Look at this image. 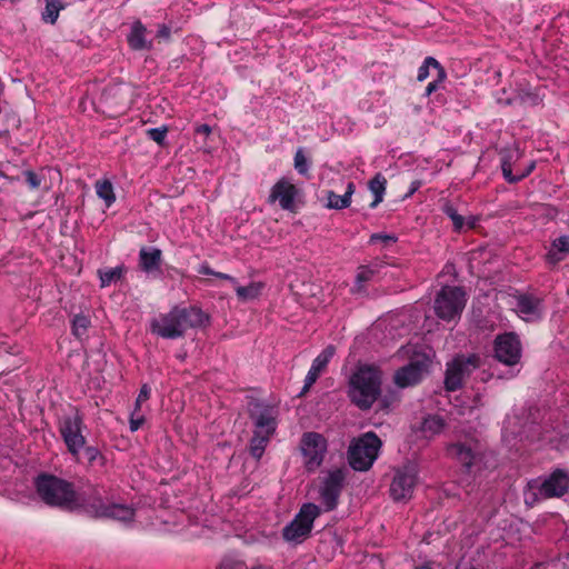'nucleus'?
I'll list each match as a JSON object with an SVG mask.
<instances>
[{"mask_svg": "<svg viewBox=\"0 0 569 569\" xmlns=\"http://www.w3.org/2000/svg\"><path fill=\"white\" fill-rule=\"evenodd\" d=\"M467 302V293L461 287L445 286L436 295L433 310L443 321L459 319Z\"/></svg>", "mask_w": 569, "mask_h": 569, "instance_id": "7", "label": "nucleus"}, {"mask_svg": "<svg viewBox=\"0 0 569 569\" xmlns=\"http://www.w3.org/2000/svg\"><path fill=\"white\" fill-rule=\"evenodd\" d=\"M90 325H91V321H90L89 317H87L82 313L76 315L71 321L72 335L76 338L81 339L82 337H84L87 335V331H88Z\"/></svg>", "mask_w": 569, "mask_h": 569, "instance_id": "35", "label": "nucleus"}, {"mask_svg": "<svg viewBox=\"0 0 569 569\" xmlns=\"http://www.w3.org/2000/svg\"><path fill=\"white\" fill-rule=\"evenodd\" d=\"M417 479L418 470L413 463L398 468L390 485V497L398 502L411 499Z\"/></svg>", "mask_w": 569, "mask_h": 569, "instance_id": "14", "label": "nucleus"}, {"mask_svg": "<svg viewBox=\"0 0 569 569\" xmlns=\"http://www.w3.org/2000/svg\"><path fill=\"white\" fill-rule=\"evenodd\" d=\"M84 450V458L89 462V465H93L98 459H102L101 452L96 447H86L82 449Z\"/></svg>", "mask_w": 569, "mask_h": 569, "instance_id": "45", "label": "nucleus"}, {"mask_svg": "<svg viewBox=\"0 0 569 569\" xmlns=\"http://www.w3.org/2000/svg\"><path fill=\"white\" fill-rule=\"evenodd\" d=\"M381 393V372L373 366H359L349 379L348 397L361 410L372 407Z\"/></svg>", "mask_w": 569, "mask_h": 569, "instance_id": "3", "label": "nucleus"}, {"mask_svg": "<svg viewBox=\"0 0 569 569\" xmlns=\"http://www.w3.org/2000/svg\"><path fill=\"white\" fill-rule=\"evenodd\" d=\"M44 2L46 6L41 13V19L46 23L54 24L60 11L64 9L66 2L63 0H44Z\"/></svg>", "mask_w": 569, "mask_h": 569, "instance_id": "30", "label": "nucleus"}, {"mask_svg": "<svg viewBox=\"0 0 569 569\" xmlns=\"http://www.w3.org/2000/svg\"><path fill=\"white\" fill-rule=\"evenodd\" d=\"M262 288L261 282H251L248 286H237L236 293L241 300L256 299L260 296Z\"/></svg>", "mask_w": 569, "mask_h": 569, "instance_id": "34", "label": "nucleus"}, {"mask_svg": "<svg viewBox=\"0 0 569 569\" xmlns=\"http://www.w3.org/2000/svg\"><path fill=\"white\" fill-rule=\"evenodd\" d=\"M356 186L352 181L347 183V188L343 194H337L335 191H327V208L335 210H342L351 204V198L355 193Z\"/></svg>", "mask_w": 569, "mask_h": 569, "instance_id": "24", "label": "nucleus"}, {"mask_svg": "<svg viewBox=\"0 0 569 569\" xmlns=\"http://www.w3.org/2000/svg\"><path fill=\"white\" fill-rule=\"evenodd\" d=\"M297 196V187L290 179L282 177L272 186L268 197V202L270 204L278 202L281 209L293 211Z\"/></svg>", "mask_w": 569, "mask_h": 569, "instance_id": "18", "label": "nucleus"}, {"mask_svg": "<svg viewBox=\"0 0 569 569\" xmlns=\"http://www.w3.org/2000/svg\"><path fill=\"white\" fill-rule=\"evenodd\" d=\"M171 36V29L169 26L167 24H160L159 28H158V31H157V38L159 39H169Z\"/></svg>", "mask_w": 569, "mask_h": 569, "instance_id": "50", "label": "nucleus"}, {"mask_svg": "<svg viewBox=\"0 0 569 569\" xmlns=\"http://www.w3.org/2000/svg\"><path fill=\"white\" fill-rule=\"evenodd\" d=\"M447 79V71L441 70L439 74H436L435 79L429 82L425 89L423 97L430 98L432 94L437 93L440 89H443V83Z\"/></svg>", "mask_w": 569, "mask_h": 569, "instance_id": "38", "label": "nucleus"}, {"mask_svg": "<svg viewBox=\"0 0 569 569\" xmlns=\"http://www.w3.org/2000/svg\"><path fill=\"white\" fill-rule=\"evenodd\" d=\"M209 321V316L199 307L174 306L168 312L151 319L149 329L160 338L176 340L184 337L189 329L206 327Z\"/></svg>", "mask_w": 569, "mask_h": 569, "instance_id": "1", "label": "nucleus"}, {"mask_svg": "<svg viewBox=\"0 0 569 569\" xmlns=\"http://www.w3.org/2000/svg\"><path fill=\"white\" fill-rule=\"evenodd\" d=\"M335 353V346L329 345L313 359L312 365L323 371L333 358Z\"/></svg>", "mask_w": 569, "mask_h": 569, "instance_id": "37", "label": "nucleus"}, {"mask_svg": "<svg viewBox=\"0 0 569 569\" xmlns=\"http://www.w3.org/2000/svg\"><path fill=\"white\" fill-rule=\"evenodd\" d=\"M513 303L512 310L526 322H537L545 315L543 296L536 291H516L511 296Z\"/></svg>", "mask_w": 569, "mask_h": 569, "instance_id": "13", "label": "nucleus"}, {"mask_svg": "<svg viewBox=\"0 0 569 569\" xmlns=\"http://www.w3.org/2000/svg\"><path fill=\"white\" fill-rule=\"evenodd\" d=\"M196 133L197 134H202V136H209L211 133V127L209 124H200L196 128Z\"/></svg>", "mask_w": 569, "mask_h": 569, "instance_id": "52", "label": "nucleus"}, {"mask_svg": "<svg viewBox=\"0 0 569 569\" xmlns=\"http://www.w3.org/2000/svg\"><path fill=\"white\" fill-rule=\"evenodd\" d=\"M516 154L513 152H505L501 156L500 167L502 171V176L508 183H517L519 182V178H515L512 171V164L516 160Z\"/></svg>", "mask_w": 569, "mask_h": 569, "instance_id": "33", "label": "nucleus"}, {"mask_svg": "<svg viewBox=\"0 0 569 569\" xmlns=\"http://www.w3.org/2000/svg\"><path fill=\"white\" fill-rule=\"evenodd\" d=\"M83 419L79 413L64 416L58 425L59 433L68 449V452L78 460L81 450L86 446Z\"/></svg>", "mask_w": 569, "mask_h": 569, "instance_id": "12", "label": "nucleus"}, {"mask_svg": "<svg viewBox=\"0 0 569 569\" xmlns=\"http://www.w3.org/2000/svg\"><path fill=\"white\" fill-rule=\"evenodd\" d=\"M375 270L369 266L358 268L353 287L350 289L352 295H363L367 292L366 283L375 276Z\"/></svg>", "mask_w": 569, "mask_h": 569, "instance_id": "26", "label": "nucleus"}, {"mask_svg": "<svg viewBox=\"0 0 569 569\" xmlns=\"http://www.w3.org/2000/svg\"><path fill=\"white\" fill-rule=\"evenodd\" d=\"M214 277L230 281L232 284H237V279L228 273L216 271Z\"/></svg>", "mask_w": 569, "mask_h": 569, "instance_id": "53", "label": "nucleus"}, {"mask_svg": "<svg viewBox=\"0 0 569 569\" xmlns=\"http://www.w3.org/2000/svg\"><path fill=\"white\" fill-rule=\"evenodd\" d=\"M568 254L569 236L563 234L552 240L550 248L546 254V261L551 266H556L560 261H562Z\"/></svg>", "mask_w": 569, "mask_h": 569, "instance_id": "23", "label": "nucleus"}, {"mask_svg": "<svg viewBox=\"0 0 569 569\" xmlns=\"http://www.w3.org/2000/svg\"><path fill=\"white\" fill-rule=\"evenodd\" d=\"M502 439L511 447L516 446V440L529 442H551L552 437L548 430H543L540 423L535 421H522L517 416H509L503 421Z\"/></svg>", "mask_w": 569, "mask_h": 569, "instance_id": "6", "label": "nucleus"}, {"mask_svg": "<svg viewBox=\"0 0 569 569\" xmlns=\"http://www.w3.org/2000/svg\"><path fill=\"white\" fill-rule=\"evenodd\" d=\"M144 423V416L140 411L132 410L129 419V429L131 432L138 431Z\"/></svg>", "mask_w": 569, "mask_h": 569, "instance_id": "42", "label": "nucleus"}, {"mask_svg": "<svg viewBox=\"0 0 569 569\" xmlns=\"http://www.w3.org/2000/svg\"><path fill=\"white\" fill-rule=\"evenodd\" d=\"M84 511L92 518H107L123 523L133 520L136 510L131 505L116 502L101 497H92L84 506Z\"/></svg>", "mask_w": 569, "mask_h": 569, "instance_id": "9", "label": "nucleus"}, {"mask_svg": "<svg viewBox=\"0 0 569 569\" xmlns=\"http://www.w3.org/2000/svg\"><path fill=\"white\" fill-rule=\"evenodd\" d=\"M34 488L42 502L50 507L76 510L80 507L72 482L54 475L42 472L34 479Z\"/></svg>", "mask_w": 569, "mask_h": 569, "instance_id": "2", "label": "nucleus"}, {"mask_svg": "<svg viewBox=\"0 0 569 569\" xmlns=\"http://www.w3.org/2000/svg\"><path fill=\"white\" fill-rule=\"evenodd\" d=\"M249 417L253 423V431L274 435L278 427V410L262 401L250 403Z\"/></svg>", "mask_w": 569, "mask_h": 569, "instance_id": "17", "label": "nucleus"}, {"mask_svg": "<svg viewBox=\"0 0 569 569\" xmlns=\"http://www.w3.org/2000/svg\"><path fill=\"white\" fill-rule=\"evenodd\" d=\"M566 566H567V569H569V555H568V558H567Z\"/></svg>", "mask_w": 569, "mask_h": 569, "instance_id": "55", "label": "nucleus"}, {"mask_svg": "<svg viewBox=\"0 0 569 569\" xmlns=\"http://www.w3.org/2000/svg\"><path fill=\"white\" fill-rule=\"evenodd\" d=\"M97 196L102 199L107 208H110L116 201L113 186L110 180H98L94 184Z\"/></svg>", "mask_w": 569, "mask_h": 569, "instance_id": "31", "label": "nucleus"}, {"mask_svg": "<svg viewBox=\"0 0 569 569\" xmlns=\"http://www.w3.org/2000/svg\"><path fill=\"white\" fill-rule=\"evenodd\" d=\"M522 348L517 333L506 332L495 339V357L506 366L513 367L521 359Z\"/></svg>", "mask_w": 569, "mask_h": 569, "instance_id": "16", "label": "nucleus"}, {"mask_svg": "<svg viewBox=\"0 0 569 569\" xmlns=\"http://www.w3.org/2000/svg\"><path fill=\"white\" fill-rule=\"evenodd\" d=\"M447 451L449 456L455 458L465 468L467 473H472L473 468L481 460L480 455L468 443H452L448 447Z\"/></svg>", "mask_w": 569, "mask_h": 569, "instance_id": "20", "label": "nucleus"}, {"mask_svg": "<svg viewBox=\"0 0 569 569\" xmlns=\"http://www.w3.org/2000/svg\"><path fill=\"white\" fill-rule=\"evenodd\" d=\"M309 372L311 373H315V376H317L318 378L320 377V375L323 372L322 370H320L319 368H317L316 366H313L311 363V367L309 369Z\"/></svg>", "mask_w": 569, "mask_h": 569, "instance_id": "54", "label": "nucleus"}, {"mask_svg": "<svg viewBox=\"0 0 569 569\" xmlns=\"http://www.w3.org/2000/svg\"><path fill=\"white\" fill-rule=\"evenodd\" d=\"M198 273L204 276H214L216 271L209 266L208 262H203L199 266Z\"/></svg>", "mask_w": 569, "mask_h": 569, "instance_id": "51", "label": "nucleus"}, {"mask_svg": "<svg viewBox=\"0 0 569 569\" xmlns=\"http://www.w3.org/2000/svg\"><path fill=\"white\" fill-rule=\"evenodd\" d=\"M430 69H433L436 74H439L441 70H446L436 58L427 57L418 68L417 80L419 82L425 81L430 76Z\"/></svg>", "mask_w": 569, "mask_h": 569, "instance_id": "32", "label": "nucleus"}, {"mask_svg": "<svg viewBox=\"0 0 569 569\" xmlns=\"http://www.w3.org/2000/svg\"><path fill=\"white\" fill-rule=\"evenodd\" d=\"M536 168V162L535 161H530L527 167H525V169L520 170V169H517V172L515 174V178H519V181L523 180L525 178H527Z\"/></svg>", "mask_w": 569, "mask_h": 569, "instance_id": "46", "label": "nucleus"}, {"mask_svg": "<svg viewBox=\"0 0 569 569\" xmlns=\"http://www.w3.org/2000/svg\"><path fill=\"white\" fill-rule=\"evenodd\" d=\"M445 428V420L438 415L427 416L420 426V430L425 437L431 438L440 433Z\"/></svg>", "mask_w": 569, "mask_h": 569, "instance_id": "28", "label": "nucleus"}, {"mask_svg": "<svg viewBox=\"0 0 569 569\" xmlns=\"http://www.w3.org/2000/svg\"><path fill=\"white\" fill-rule=\"evenodd\" d=\"M23 176H24L26 182L28 183L30 189H37L41 186L42 178L39 174H37L34 171L26 170L23 172Z\"/></svg>", "mask_w": 569, "mask_h": 569, "instance_id": "44", "label": "nucleus"}, {"mask_svg": "<svg viewBox=\"0 0 569 569\" xmlns=\"http://www.w3.org/2000/svg\"><path fill=\"white\" fill-rule=\"evenodd\" d=\"M151 395V388L144 383L141 386L139 395L134 401V408L133 410L140 411L141 410V403L147 401L150 398Z\"/></svg>", "mask_w": 569, "mask_h": 569, "instance_id": "43", "label": "nucleus"}, {"mask_svg": "<svg viewBox=\"0 0 569 569\" xmlns=\"http://www.w3.org/2000/svg\"><path fill=\"white\" fill-rule=\"evenodd\" d=\"M162 251L157 247L141 248L139 268L147 274L161 273Z\"/></svg>", "mask_w": 569, "mask_h": 569, "instance_id": "21", "label": "nucleus"}, {"mask_svg": "<svg viewBox=\"0 0 569 569\" xmlns=\"http://www.w3.org/2000/svg\"><path fill=\"white\" fill-rule=\"evenodd\" d=\"M272 436L273 435L253 431L249 442V452L254 459L259 460L263 456Z\"/></svg>", "mask_w": 569, "mask_h": 569, "instance_id": "25", "label": "nucleus"}, {"mask_svg": "<svg viewBox=\"0 0 569 569\" xmlns=\"http://www.w3.org/2000/svg\"><path fill=\"white\" fill-rule=\"evenodd\" d=\"M421 186H422V181L419 179L411 181V183L408 188V191L406 192L403 198L408 199V198L412 197L421 188Z\"/></svg>", "mask_w": 569, "mask_h": 569, "instance_id": "48", "label": "nucleus"}, {"mask_svg": "<svg viewBox=\"0 0 569 569\" xmlns=\"http://www.w3.org/2000/svg\"><path fill=\"white\" fill-rule=\"evenodd\" d=\"M321 515V507L312 502L303 503L295 518L282 529L287 542L301 543L311 533L315 520Z\"/></svg>", "mask_w": 569, "mask_h": 569, "instance_id": "8", "label": "nucleus"}, {"mask_svg": "<svg viewBox=\"0 0 569 569\" xmlns=\"http://www.w3.org/2000/svg\"><path fill=\"white\" fill-rule=\"evenodd\" d=\"M243 563L233 559H223L218 569H242Z\"/></svg>", "mask_w": 569, "mask_h": 569, "instance_id": "47", "label": "nucleus"}, {"mask_svg": "<svg viewBox=\"0 0 569 569\" xmlns=\"http://www.w3.org/2000/svg\"><path fill=\"white\" fill-rule=\"evenodd\" d=\"M147 34L148 30L144 24L140 20L134 21L127 36L129 47L134 51L151 50L152 40L148 39Z\"/></svg>", "mask_w": 569, "mask_h": 569, "instance_id": "22", "label": "nucleus"}, {"mask_svg": "<svg viewBox=\"0 0 569 569\" xmlns=\"http://www.w3.org/2000/svg\"><path fill=\"white\" fill-rule=\"evenodd\" d=\"M427 372V359L412 360L396 371L395 383L400 388L412 387L419 383Z\"/></svg>", "mask_w": 569, "mask_h": 569, "instance_id": "19", "label": "nucleus"}, {"mask_svg": "<svg viewBox=\"0 0 569 569\" xmlns=\"http://www.w3.org/2000/svg\"><path fill=\"white\" fill-rule=\"evenodd\" d=\"M317 380L318 377L315 376V373L308 371L305 378V383L301 393L307 392Z\"/></svg>", "mask_w": 569, "mask_h": 569, "instance_id": "49", "label": "nucleus"}, {"mask_svg": "<svg viewBox=\"0 0 569 569\" xmlns=\"http://www.w3.org/2000/svg\"><path fill=\"white\" fill-rule=\"evenodd\" d=\"M293 161L297 172L307 177L310 169V161L307 159L301 148L296 151Z\"/></svg>", "mask_w": 569, "mask_h": 569, "instance_id": "39", "label": "nucleus"}, {"mask_svg": "<svg viewBox=\"0 0 569 569\" xmlns=\"http://www.w3.org/2000/svg\"><path fill=\"white\" fill-rule=\"evenodd\" d=\"M346 477L347 470L343 468L328 470L321 477L318 492L325 511H332L338 507Z\"/></svg>", "mask_w": 569, "mask_h": 569, "instance_id": "11", "label": "nucleus"}, {"mask_svg": "<svg viewBox=\"0 0 569 569\" xmlns=\"http://www.w3.org/2000/svg\"><path fill=\"white\" fill-rule=\"evenodd\" d=\"M381 439L368 431L353 438L348 448V462L356 471H368L379 457Z\"/></svg>", "mask_w": 569, "mask_h": 569, "instance_id": "4", "label": "nucleus"}, {"mask_svg": "<svg viewBox=\"0 0 569 569\" xmlns=\"http://www.w3.org/2000/svg\"><path fill=\"white\" fill-rule=\"evenodd\" d=\"M397 240H398V238L395 234L378 232V233H372L370 236L369 243L375 244V243L380 242L385 247H388L392 243H396Z\"/></svg>", "mask_w": 569, "mask_h": 569, "instance_id": "40", "label": "nucleus"}, {"mask_svg": "<svg viewBox=\"0 0 569 569\" xmlns=\"http://www.w3.org/2000/svg\"><path fill=\"white\" fill-rule=\"evenodd\" d=\"M526 503L563 496L569 489V471L557 468L545 479H531L527 485Z\"/></svg>", "mask_w": 569, "mask_h": 569, "instance_id": "5", "label": "nucleus"}, {"mask_svg": "<svg viewBox=\"0 0 569 569\" xmlns=\"http://www.w3.org/2000/svg\"><path fill=\"white\" fill-rule=\"evenodd\" d=\"M126 273V267L123 264L117 266L114 268H103L98 270V276L100 280V287L106 288L111 283L117 282L122 279Z\"/></svg>", "mask_w": 569, "mask_h": 569, "instance_id": "27", "label": "nucleus"}, {"mask_svg": "<svg viewBox=\"0 0 569 569\" xmlns=\"http://www.w3.org/2000/svg\"><path fill=\"white\" fill-rule=\"evenodd\" d=\"M481 365L478 355H457L447 363L445 388L448 391H457L462 388L463 381Z\"/></svg>", "mask_w": 569, "mask_h": 569, "instance_id": "10", "label": "nucleus"}, {"mask_svg": "<svg viewBox=\"0 0 569 569\" xmlns=\"http://www.w3.org/2000/svg\"><path fill=\"white\" fill-rule=\"evenodd\" d=\"M442 211L452 221L455 231H460L463 228L465 218L458 213L457 209L450 202L443 204Z\"/></svg>", "mask_w": 569, "mask_h": 569, "instance_id": "36", "label": "nucleus"}, {"mask_svg": "<svg viewBox=\"0 0 569 569\" xmlns=\"http://www.w3.org/2000/svg\"><path fill=\"white\" fill-rule=\"evenodd\" d=\"M167 132H168V128L166 126H163V127L148 129L147 136L151 140L157 142L159 146H163L166 142Z\"/></svg>", "mask_w": 569, "mask_h": 569, "instance_id": "41", "label": "nucleus"}, {"mask_svg": "<svg viewBox=\"0 0 569 569\" xmlns=\"http://www.w3.org/2000/svg\"><path fill=\"white\" fill-rule=\"evenodd\" d=\"M387 179L386 177L378 172L370 181H369V190L373 193L375 199L370 204V208H376L383 200V196L386 193Z\"/></svg>", "mask_w": 569, "mask_h": 569, "instance_id": "29", "label": "nucleus"}, {"mask_svg": "<svg viewBox=\"0 0 569 569\" xmlns=\"http://www.w3.org/2000/svg\"><path fill=\"white\" fill-rule=\"evenodd\" d=\"M327 440L318 432H306L301 439V451L305 467L309 472L316 471L322 463L327 452Z\"/></svg>", "mask_w": 569, "mask_h": 569, "instance_id": "15", "label": "nucleus"}]
</instances>
